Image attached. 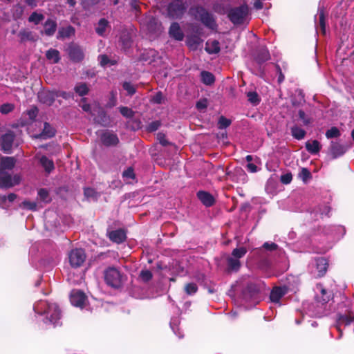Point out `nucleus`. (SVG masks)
Instances as JSON below:
<instances>
[{"label":"nucleus","mask_w":354,"mask_h":354,"mask_svg":"<svg viewBox=\"0 0 354 354\" xmlns=\"http://www.w3.org/2000/svg\"><path fill=\"white\" fill-rule=\"evenodd\" d=\"M231 124V121L223 117V116H221L220 118H219V120H218V127L220 129H224V128H226L228 126H230Z\"/></svg>","instance_id":"nucleus-50"},{"label":"nucleus","mask_w":354,"mask_h":354,"mask_svg":"<svg viewBox=\"0 0 354 354\" xmlns=\"http://www.w3.org/2000/svg\"><path fill=\"white\" fill-rule=\"evenodd\" d=\"M353 320L354 315L352 314L340 315L338 319V326L349 325Z\"/></svg>","instance_id":"nucleus-29"},{"label":"nucleus","mask_w":354,"mask_h":354,"mask_svg":"<svg viewBox=\"0 0 354 354\" xmlns=\"http://www.w3.org/2000/svg\"><path fill=\"white\" fill-rule=\"evenodd\" d=\"M57 28V24L54 20L50 19H48L44 24V32L48 36L53 35Z\"/></svg>","instance_id":"nucleus-23"},{"label":"nucleus","mask_w":354,"mask_h":354,"mask_svg":"<svg viewBox=\"0 0 354 354\" xmlns=\"http://www.w3.org/2000/svg\"><path fill=\"white\" fill-rule=\"evenodd\" d=\"M205 50L209 54L217 53L220 50L219 42L216 40H208L206 42Z\"/></svg>","instance_id":"nucleus-21"},{"label":"nucleus","mask_w":354,"mask_h":354,"mask_svg":"<svg viewBox=\"0 0 354 354\" xmlns=\"http://www.w3.org/2000/svg\"><path fill=\"white\" fill-rule=\"evenodd\" d=\"M186 10V6L180 0H176L171 3L168 7V13L173 18H178Z\"/></svg>","instance_id":"nucleus-8"},{"label":"nucleus","mask_w":354,"mask_h":354,"mask_svg":"<svg viewBox=\"0 0 354 354\" xmlns=\"http://www.w3.org/2000/svg\"><path fill=\"white\" fill-rule=\"evenodd\" d=\"M21 207L26 209L35 210L37 204L35 202L25 201L21 203Z\"/></svg>","instance_id":"nucleus-48"},{"label":"nucleus","mask_w":354,"mask_h":354,"mask_svg":"<svg viewBox=\"0 0 354 354\" xmlns=\"http://www.w3.org/2000/svg\"><path fill=\"white\" fill-rule=\"evenodd\" d=\"M206 106H207V104H206L205 101H200V102H198L196 104V107L198 109H203L206 108Z\"/></svg>","instance_id":"nucleus-63"},{"label":"nucleus","mask_w":354,"mask_h":354,"mask_svg":"<svg viewBox=\"0 0 354 354\" xmlns=\"http://www.w3.org/2000/svg\"><path fill=\"white\" fill-rule=\"evenodd\" d=\"M247 169L248 171L252 173L257 172L258 171V167L254 164L250 162L247 165Z\"/></svg>","instance_id":"nucleus-59"},{"label":"nucleus","mask_w":354,"mask_h":354,"mask_svg":"<svg viewBox=\"0 0 354 354\" xmlns=\"http://www.w3.org/2000/svg\"><path fill=\"white\" fill-rule=\"evenodd\" d=\"M86 254L82 249H74L68 254L70 264L73 268H79L82 266L86 260Z\"/></svg>","instance_id":"nucleus-6"},{"label":"nucleus","mask_w":354,"mask_h":354,"mask_svg":"<svg viewBox=\"0 0 354 354\" xmlns=\"http://www.w3.org/2000/svg\"><path fill=\"white\" fill-rule=\"evenodd\" d=\"M107 26L108 21L104 19H102L99 21L97 26L95 28V31L99 35L103 36L105 33Z\"/></svg>","instance_id":"nucleus-30"},{"label":"nucleus","mask_w":354,"mask_h":354,"mask_svg":"<svg viewBox=\"0 0 354 354\" xmlns=\"http://www.w3.org/2000/svg\"><path fill=\"white\" fill-rule=\"evenodd\" d=\"M35 158L37 159L43 168L47 173L52 171L54 168V162L53 160L48 158L46 156L37 154Z\"/></svg>","instance_id":"nucleus-14"},{"label":"nucleus","mask_w":354,"mask_h":354,"mask_svg":"<svg viewBox=\"0 0 354 354\" xmlns=\"http://www.w3.org/2000/svg\"><path fill=\"white\" fill-rule=\"evenodd\" d=\"M291 133L292 136L297 140L303 139L306 135V131L303 129L297 126L291 128Z\"/></svg>","instance_id":"nucleus-31"},{"label":"nucleus","mask_w":354,"mask_h":354,"mask_svg":"<svg viewBox=\"0 0 354 354\" xmlns=\"http://www.w3.org/2000/svg\"><path fill=\"white\" fill-rule=\"evenodd\" d=\"M319 26H320V28H321V30L322 32H323V34L325 33V27H326V24H325V16H324V11L322 10H319Z\"/></svg>","instance_id":"nucleus-47"},{"label":"nucleus","mask_w":354,"mask_h":354,"mask_svg":"<svg viewBox=\"0 0 354 354\" xmlns=\"http://www.w3.org/2000/svg\"><path fill=\"white\" fill-rule=\"evenodd\" d=\"M270 59V53L266 48H261L256 57V60L259 63H263Z\"/></svg>","instance_id":"nucleus-28"},{"label":"nucleus","mask_w":354,"mask_h":354,"mask_svg":"<svg viewBox=\"0 0 354 354\" xmlns=\"http://www.w3.org/2000/svg\"><path fill=\"white\" fill-rule=\"evenodd\" d=\"M306 148L309 153L316 154L320 151L321 145L317 140L307 141Z\"/></svg>","instance_id":"nucleus-24"},{"label":"nucleus","mask_w":354,"mask_h":354,"mask_svg":"<svg viewBox=\"0 0 354 354\" xmlns=\"http://www.w3.org/2000/svg\"><path fill=\"white\" fill-rule=\"evenodd\" d=\"M34 309L39 314H46L47 319L53 324L60 319V310L56 304L40 301L35 305Z\"/></svg>","instance_id":"nucleus-2"},{"label":"nucleus","mask_w":354,"mask_h":354,"mask_svg":"<svg viewBox=\"0 0 354 354\" xmlns=\"http://www.w3.org/2000/svg\"><path fill=\"white\" fill-rule=\"evenodd\" d=\"M346 151V148L337 142H332L330 146V153L334 158L343 155Z\"/></svg>","instance_id":"nucleus-20"},{"label":"nucleus","mask_w":354,"mask_h":354,"mask_svg":"<svg viewBox=\"0 0 354 354\" xmlns=\"http://www.w3.org/2000/svg\"><path fill=\"white\" fill-rule=\"evenodd\" d=\"M44 16L37 12H32L28 18L29 22L33 23L35 25L39 24L43 19Z\"/></svg>","instance_id":"nucleus-33"},{"label":"nucleus","mask_w":354,"mask_h":354,"mask_svg":"<svg viewBox=\"0 0 354 354\" xmlns=\"http://www.w3.org/2000/svg\"><path fill=\"white\" fill-rule=\"evenodd\" d=\"M248 14V7L242 6L232 9L229 14V18L234 24H241L244 22Z\"/></svg>","instance_id":"nucleus-4"},{"label":"nucleus","mask_w":354,"mask_h":354,"mask_svg":"<svg viewBox=\"0 0 354 354\" xmlns=\"http://www.w3.org/2000/svg\"><path fill=\"white\" fill-rule=\"evenodd\" d=\"M109 239L113 242L120 243L126 239V233L123 230H117L109 233Z\"/></svg>","instance_id":"nucleus-18"},{"label":"nucleus","mask_w":354,"mask_h":354,"mask_svg":"<svg viewBox=\"0 0 354 354\" xmlns=\"http://www.w3.org/2000/svg\"><path fill=\"white\" fill-rule=\"evenodd\" d=\"M246 248L244 247H241L233 250L232 256L239 259L240 258L243 257L246 254Z\"/></svg>","instance_id":"nucleus-39"},{"label":"nucleus","mask_w":354,"mask_h":354,"mask_svg":"<svg viewBox=\"0 0 354 354\" xmlns=\"http://www.w3.org/2000/svg\"><path fill=\"white\" fill-rule=\"evenodd\" d=\"M73 31V29L71 27L62 28L59 30L57 38H64L69 37Z\"/></svg>","instance_id":"nucleus-41"},{"label":"nucleus","mask_w":354,"mask_h":354,"mask_svg":"<svg viewBox=\"0 0 354 354\" xmlns=\"http://www.w3.org/2000/svg\"><path fill=\"white\" fill-rule=\"evenodd\" d=\"M82 109L86 111V112H90L91 111V107H90V105L87 103L85 102L84 100H83L81 102V104H80Z\"/></svg>","instance_id":"nucleus-61"},{"label":"nucleus","mask_w":354,"mask_h":354,"mask_svg":"<svg viewBox=\"0 0 354 354\" xmlns=\"http://www.w3.org/2000/svg\"><path fill=\"white\" fill-rule=\"evenodd\" d=\"M198 287L194 283H187L185 287V290L187 295H193L197 292Z\"/></svg>","instance_id":"nucleus-43"},{"label":"nucleus","mask_w":354,"mask_h":354,"mask_svg":"<svg viewBox=\"0 0 354 354\" xmlns=\"http://www.w3.org/2000/svg\"><path fill=\"white\" fill-rule=\"evenodd\" d=\"M314 290L315 301L322 305L328 303L333 297L332 292L326 290L321 283H317Z\"/></svg>","instance_id":"nucleus-5"},{"label":"nucleus","mask_w":354,"mask_h":354,"mask_svg":"<svg viewBox=\"0 0 354 354\" xmlns=\"http://www.w3.org/2000/svg\"><path fill=\"white\" fill-rule=\"evenodd\" d=\"M227 265L230 270L237 271L241 266V263L239 259L231 256L227 258Z\"/></svg>","instance_id":"nucleus-27"},{"label":"nucleus","mask_w":354,"mask_h":354,"mask_svg":"<svg viewBox=\"0 0 354 354\" xmlns=\"http://www.w3.org/2000/svg\"><path fill=\"white\" fill-rule=\"evenodd\" d=\"M201 75L202 82L206 85H210L214 83V77L212 73L207 71H203Z\"/></svg>","instance_id":"nucleus-32"},{"label":"nucleus","mask_w":354,"mask_h":354,"mask_svg":"<svg viewBox=\"0 0 354 354\" xmlns=\"http://www.w3.org/2000/svg\"><path fill=\"white\" fill-rule=\"evenodd\" d=\"M281 182L285 183V184H288L289 183H290L291 180H292V176L290 174H286V175H283L281 176Z\"/></svg>","instance_id":"nucleus-58"},{"label":"nucleus","mask_w":354,"mask_h":354,"mask_svg":"<svg viewBox=\"0 0 354 354\" xmlns=\"http://www.w3.org/2000/svg\"><path fill=\"white\" fill-rule=\"evenodd\" d=\"M38 196L41 201L48 203L50 201L49 197V192L46 189H40L38 191Z\"/></svg>","instance_id":"nucleus-40"},{"label":"nucleus","mask_w":354,"mask_h":354,"mask_svg":"<svg viewBox=\"0 0 354 354\" xmlns=\"http://www.w3.org/2000/svg\"><path fill=\"white\" fill-rule=\"evenodd\" d=\"M299 117L301 120H303V122L305 124H308L310 122L308 120L306 119V118H305L306 114L304 111H302V110L299 111Z\"/></svg>","instance_id":"nucleus-60"},{"label":"nucleus","mask_w":354,"mask_h":354,"mask_svg":"<svg viewBox=\"0 0 354 354\" xmlns=\"http://www.w3.org/2000/svg\"><path fill=\"white\" fill-rule=\"evenodd\" d=\"M197 196L201 203L206 207H210L214 205L215 200L212 194L205 191H199Z\"/></svg>","instance_id":"nucleus-15"},{"label":"nucleus","mask_w":354,"mask_h":354,"mask_svg":"<svg viewBox=\"0 0 354 354\" xmlns=\"http://www.w3.org/2000/svg\"><path fill=\"white\" fill-rule=\"evenodd\" d=\"M263 248L268 251H275L279 248V247L274 243L266 242L263 245Z\"/></svg>","instance_id":"nucleus-55"},{"label":"nucleus","mask_w":354,"mask_h":354,"mask_svg":"<svg viewBox=\"0 0 354 354\" xmlns=\"http://www.w3.org/2000/svg\"><path fill=\"white\" fill-rule=\"evenodd\" d=\"M58 95L57 92L42 90L38 93V99L41 103L46 106H51Z\"/></svg>","instance_id":"nucleus-9"},{"label":"nucleus","mask_w":354,"mask_h":354,"mask_svg":"<svg viewBox=\"0 0 354 354\" xmlns=\"http://www.w3.org/2000/svg\"><path fill=\"white\" fill-rule=\"evenodd\" d=\"M122 177L124 178V180L128 182H129L130 180H133L135 178V173L132 167H128L123 171Z\"/></svg>","instance_id":"nucleus-37"},{"label":"nucleus","mask_w":354,"mask_h":354,"mask_svg":"<svg viewBox=\"0 0 354 354\" xmlns=\"http://www.w3.org/2000/svg\"><path fill=\"white\" fill-rule=\"evenodd\" d=\"M46 58L51 61L53 63H57L59 59V53L57 50L55 49H50L46 52Z\"/></svg>","instance_id":"nucleus-26"},{"label":"nucleus","mask_w":354,"mask_h":354,"mask_svg":"<svg viewBox=\"0 0 354 354\" xmlns=\"http://www.w3.org/2000/svg\"><path fill=\"white\" fill-rule=\"evenodd\" d=\"M299 177L306 182L311 178V174L306 168H302L299 174Z\"/></svg>","instance_id":"nucleus-45"},{"label":"nucleus","mask_w":354,"mask_h":354,"mask_svg":"<svg viewBox=\"0 0 354 354\" xmlns=\"http://www.w3.org/2000/svg\"><path fill=\"white\" fill-rule=\"evenodd\" d=\"M160 126V121L156 120L149 123L147 127L148 131L152 132L156 131Z\"/></svg>","instance_id":"nucleus-53"},{"label":"nucleus","mask_w":354,"mask_h":354,"mask_svg":"<svg viewBox=\"0 0 354 354\" xmlns=\"http://www.w3.org/2000/svg\"><path fill=\"white\" fill-rule=\"evenodd\" d=\"M102 143L106 146L115 145L118 142V138L114 133L104 132L101 135Z\"/></svg>","instance_id":"nucleus-17"},{"label":"nucleus","mask_w":354,"mask_h":354,"mask_svg":"<svg viewBox=\"0 0 354 354\" xmlns=\"http://www.w3.org/2000/svg\"><path fill=\"white\" fill-rule=\"evenodd\" d=\"M55 134V129L50 126L48 123L45 122L44 123V127L41 132V133L35 136L37 138H43V139H47L52 138Z\"/></svg>","instance_id":"nucleus-19"},{"label":"nucleus","mask_w":354,"mask_h":354,"mask_svg":"<svg viewBox=\"0 0 354 354\" xmlns=\"http://www.w3.org/2000/svg\"><path fill=\"white\" fill-rule=\"evenodd\" d=\"M123 88L131 95L136 93V88L134 86L129 82H124L123 84Z\"/></svg>","instance_id":"nucleus-54"},{"label":"nucleus","mask_w":354,"mask_h":354,"mask_svg":"<svg viewBox=\"0 0 354 354\" xmlns=\"http://www.w3.org/2000/svg\"><path fill=\"white\" fill-rule=\"evenodd\" d=\"M157 138H158L159 142L162 146H167V145H169V142L167 140V139L165 138V135L164 133H158L157 135Z\"/></svg>","instance_id":"nucleus-56"},{"label":"nucleus","mask_w":354,"mask_h":354,"mask_svg":"<svg viewBox=\"0 0 354 354\" xmlns=\"http://www.w3.org/2000/svg\"><path fill=\"white\" fill-rule=\"evenodd\" d=\"M196 17L200 19L204 25L211 29H214L216 27V23L212 15L203 8H196Z\"/></svg>","instance_id":"nucleus-7"},{"label":"nucleus","mask_w":354,"mask_h":354,"mask_svg":"<svg viewBox=\"0 0 354 354\" xmlns=\"http://www.w3.org/2000/svg\"><path fill=\"white\" fill-rule=\"evenodd\" d=\"M26 113L30 120H34L38 114V109L35 106H32L27 111Z\"/></svg>","instance_id":"nucleus-51"},{"label":"nucleus","mask_w":354,"mask_h":354,"mask_svg":"<svg viewBox=\"0 0 354 354\" xmlns=\"http://www.w3.org/2000/svg\"><path fill=\"white\" fill-rule=\"evenodd\" d=\"M14 105L12 104L6 103L1 106L0 111L3 114H7L11 112L14 109Z\"/></svg>","instance_id":"nucleus-46"},{"label":"nucleus","mask_w":354,"mask_h":354,"mask_svg":"<svg viewBox=\"0 0 354 354\" xmlns=\"http://www.w3.org/2000/svg\"><path fill=\"white\" fill-rule=\"evenodd\" d=\"M75 91L80 96H83L88 93V88L86 84L80 83L75 86Z\"/></svg>","instance_id":"nucleus-34"},{"label":"nucleus","mask_w":354,"mask_h":354,"mask_svg":"<svg viewBox=\"0 0 354 354\" xmlns=\"http://www.w3.org/2000/svg\"><path fill=\"white\" fill-rule=\"evenodd\" d=\"M315 266L317 273H315L317 277H323L327 270V261L323 257L317 258L315 260Z\"/></svg>","instance_id":"nucleus-13"},{"label":"nucleus","mask_w":354,"mask_h":354,"mask_svg":"<svg viewBox=\"0 0 354 354\" xmlns=\"http://www.w3.org/2000/svg\"><path fill=\"white\" fill-rule=\"evenodd\" d=\"M26 3L32 8L37 6L36 0H26Z\"/></svg>","instance_id":"nucleus-64"},{"label":"nucleus","mask_w":354,"mask_h":354,"mask_svg":"<svg viewBox=\"0 0 354 354\" xmlns=\"http://www.w3.org/2000/svg\"><path fill=\"white\" fill-rule=\"evenodd\" d=\"M14 138H15V135L10 131L6 132L5 134H3L1 136V149L4 152H6V153L10 152V151L12 148V146Z\"/></svg>","instance_id":"nucleus-11"},{"label":"nucleus","mask_w":354,"mask_h":354,"mask_svg":"<svg viewBox=\"0 0 354 354\" xmlns=\"http://www.w3.org/2000/svg\"><path fill=\"white\" fill-rule=\"evenodd\" d=\"M122 275L115 268H109L104 273V279L106 283L112 287L118 288L122 282Z\"/></svg>","instance_id":"nucleus-3"},{"label":"nucleus","mask_w":354,"mask_h":354,"mask_svg":"<svg viewBox=\"0 0 354 354\" xmlns=\"http://www.w3.org/2000/svg\"><path fill=\"white\" fill-rule=\"evenodd\" d=\"M284 294L285 291L282 288L277 287L272 289L270 298L272 302L278 303Z\"/></svg>","instance_id":"nucleus-25"},{"label":"nucleus","mask_w":354,"mask_h":354,"mask_svg":"<svg viewBox=\"0 0 354 354\" xmlns=\"http://www.w3.org/2000/svg\"><path fill=\"white\" fill-rule=\"evenodd\" d=\"M140 277L144 281H148L152 278V274L149 270H142Z\"/></svg>","instance_id":"nucleus-52"},{"label":"nucleus","mask_w":354,"mask_h":354,"mask_svg":"<svg viewBox=\"0 0 354 354\" xmlns=\"http://www.w3.org/2000/svg\"><path fill=\"white\" fill-rule=\"evenodd\" d=\"M68 55L71 59L75 62H81L84 57L83 50L77 45H71L69 46Z\"/></svg>","instance_id":"nucleus-12"},{"label":"nucleus","mask_w":354,"mask_h":354,"mask_svg":"<svg viewBox=\"0 0 354 354\" xmlns=\"http://www.w3.org/2000/svg\"><path fill=\"white\" fill-rule=\"evenodd\" d=\"M70 300L73 306L83 308L86 301V297L83 292L74 290L71 293Z\"/></svg>","instance_id":"nucleus-10"},{"label":"nucleus","mask_w":354,"mask_h":354,"mask_svg":"<svg viewBox=\"0 0 354 354\" xmlns=\"http://www.w3.org/2000/svg\"><path fill=\"white\" fill-rule=\"evenodd\" d=\"M16 198H17V195L12 193V194H10L8 196H3L2 197V200L6 201L7 198L10 202H12L16 199Z\"/></svg>","instance_id":"nucleus-62"},{"label":"nucleus","mask_w":354,"mask_h":354,"mask_svg":"<svg viewBox=\"0 0 354 354\" xmlns=\"http://www.w3.org/2000/svg\"><path fill=\"white\" fill-rule=\"evenodd\" d=\"M84 196L88 200H95L97 197V193L94 189L87 187L84 189Z\"/></svg>","instance_id":"nucleus-36"},{"label":"nucleus","mask_w":354,"mask_h":354,"mask_svg":"<svg viewBox=\"0 0 354 354\" xmlns=\"http://www.w3.org/2000/svg\"><path fill=\"white\" fill-rule=\"evenodd\" d=\"M120 112L123 116L126 118H131L133 116V111L128 107H120Z\"/></svg>","instance_id":"nucleus-49"},{"label":"nucleus","mask_w":354,"mask_h":354,"mask_svg":"<svg viewBox=\"0 0 354 354\" xmlns=\"http://www.w3.org/2000/svg\"><path fill=\"white\" fill-rule=\"evenodd\" d=\"M163 100V95L161 92L157 93L152 98V101L157 104H161Z\"/></svg>","instance_id":"nucleus-57"},{"label":"nucleus","mask_w":354,"mask_h":354,"mask_svg":"<svg viewBox=\"0 0 354 354\" xmlns=\"http://www.w3.org/2000/svg\"><path fill=\"white\" fill-rule=\"evenodd\" d=\"M340 136V131L337 127H332L326 132L327 138H335Z\"/></svg>","instance_id":"nucleus-38"},{"label":"nucleus","mask_w":354,"mask_h":354,"mask_svg":"<svg viewBox=\"0 0 354 354\" xmlns=\"http://www.w3.org/2000/svg\"><path fill=\"white\" fill-rule=\"evenodd\" d=\"M24 6H22L20 4L16 5L15 6H14L13 10H12L13 17L16 19H20L24 14Z\"/></svg>","instance_id":"nucleus-35"},{"label":"nucleus","mask_w":354,"mask_h":354,"mask_svg":"<svg viewBox=\"0 0 354 354\" xmlns=\"http://www.w3.org/2000/svg\"><path fill=\"white\" fill-rule=\"evenodd\" d=\"M158 57V53L156 50L153 49H149L142 55V59L146 62H148L149 64H152L155 62L156 59Z\"/></svg>","instance_id":"nucleus-22"},{"label":"nucleus","mask_w":354,"mask_h":354,"mask_svg":"<svg viewBox=\"0 0 354 354\" xmlns=\"http://www.w3.org/2000/svg\"><path fill=\"white\" fill-rule=\"evenodd\" d=\"M247 96L248 101L254 104H257L260 101L259 95L256 92H248Z\"/></svg>","instance_id":"nucleus-44"},{"label":"nucleus","mask_w":354,"mask_h":354,"mask_svg":"<svg viewBox=\"0 0 354 354\" xmlns=\"http://www.w3.org/2000/svg\"><path fill=\"white\" fill-rule=\"evenodd\" d=\"M169 36L177 41H182L184 37V34L182 32L180 26L177 23H173L169 31Z\"/></svg>","instance_id":"nucleus-16"},{"label":"nucleus","mask_w":354,"mask_h":354,"mask_svg":"<svg viewBox=\"0 0 354 354\" xmlns=\"http://www.w3.org/2000/svg\"><path fill=\"white\" fill-rule=\"evenodd\" d=\"M16 164L13 157H2L0 160V188L12 187L20 183L19 175L11 176L6 171L12 170Z\"/></svg>","instance_id":"nucleus-1"},{"label":"nucleus","mask_w":354,"mask_h":354,"mask_svg":"<svg viewBox=\"0 0 354 354\" xmlns=\"http://www.w3.org/2000/svg\"><path fill=\"white\" fill-rule=\"evenodd\" d=\"M99 61L100 65L102 66H106L107 65H114L115 62L114 61L110 60L108 57L105 55H102L99 57Z\"/></svg>","instance_id":"nucleus-42"}]
</instances>
